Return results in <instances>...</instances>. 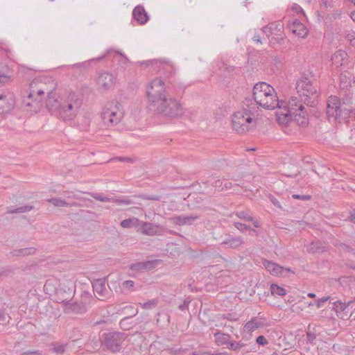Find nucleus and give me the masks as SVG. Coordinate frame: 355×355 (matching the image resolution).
Listing matches in <instances>:
<instances>
[{"label": "nucleus", "mask_w": 355, "mask_h": 355, "mask_svg": "<svg viewBox=\"0 0 355 355\" xmlns=\"http://www.w3.org/2000/svg\"><path fill=\"white\" fill-rule=\"evenodd\" d=\"M35 252L34 248H25L19 250H15L12 252L13 256H28Z\"/></svg>", "instance_id": "nucleus-33"}, {"label": "nucleus", "mask_w": 355, "mask_h": 355, "mask_svg": "<svg viewBox=\"0 0 355 355\" xmlns=\"http://www.w3.org/2000/svg\"><path fill=\"white\" fill-rule=\"evenodd\" d=\"M10 80V76L5 73H0V85L8 83Z\"/></svg>", "instance_id": "nucleus-50"}, {"label": "nucleus", "mask_w": 355, "mask_h": 355, "mask_svg": "<svg viewBox=\"0 0 355 355\" xmlns=\"http://www.w3.org/2000/svg\"><path fill=\"white\" fill-rule=\"evenodd\" d=\"M268 322L263 317H252L243 327V331L246 333L251 334L256 329L263 328L268 326Z\"/></svg>", "instance_id": "nucleus-15"}, {"label": "nucleus", "mask_w": 355, "mask_h": 355, "mask_svg": "<svg viewBox=\"0 0 355 355\" xmlns=\"http://www.w3.org/2000/svg\"><path fill=\"white\" fill-rule=\"evenodd\" d=\"M265 102L266 105H259L265 109L273 110L278 108L276 112L277 120L282 125H287L293 120L299 125L306 126L309 123V118L304 105L296 96H292L288 103L279 101L277 93L268 95Z\"/></svg>", "instance_id": "nucleus-1"}, {"label": "nucleus", "mask_w": 355, "mask_h": 355, "mask_svg": "<svg viewBox=\"0 0 355 355\" xmlns=\"http://www.w3.org/2000/svg\"><path fill=\"white\" fill-rule=\"evenodd\" d=\"M351 302V301L347 303L336 301L334 302L333 309L336 311L338 316L343 318V312L348 308Z\"/></svg>", "instance_id": "nucleus-27"}, {"label": "nucleus", "mask_w": 355, "mask_h": 355, "mask_svg": "<svg viewBox=\"0 0 355 355\" xmlns=\"http://www.w3.org/2000/svg\"><path fill=\"white\" fill-rule=\"evenodd\" d=\"M244 244L243 238L241 236H233L229 235L225 239L220 243L223 248H229L232 249H237Z\"/></svg>", "instance_id": "nucleus-20"}, {"label": "nucleus", "mask_w": 355, "mask_h": 355, "mask_svg": "<svg viewBox=\"0 0 355 355\" xmlns=\"http://www.w3.org/2000/svg\"><path fill=\"white\" fill-rule=\"evenodd\" d=\"M229 347L228 348L231 350L238 351L243 348L245 346L244 343L241 342L231 341L228 343Z\"/></svg>", "instance_id": "nucleus-40"}, {"label": "nucleus", "mask_w": 355, "mask_h": 355, "mask_svg": "<svg viewBox=\"0 0 355 355\" xmlns=\"http://www.w3.org/2000/svg\"><path fill=\"white\" fill-rule=\"evenodd\" d=\"M321 1L322 5L326 8L334 6L332 0H321Z\"/></svg>", "instance_id": "nucleus-56"}, {"label": "nucleus", "mask_w": 355, "mask_h": 355, "mask_svg": "<svg viewBox=\"0 0 355 355\" xmlns=\"http://www.w3.org/2000/svg\"><path fill=\"white\" fill-rule=\"evenodd\" d=\"M199 218L200 216L198 214H190L173 216L171 218L170 220L177 225L183 226L191 225Z\"/></svg>", "instance_id": "nucleus-18"}, {"label": "nucleus", "mask_w": 355, "mask_h": 355, "mask_svg": "<svg viewBox=\"0 0 355 355\" xmlns=\"http://www.w3.org/2000/svg\"><path fill=\"white\" fill-rule=\"evenodd\" d=\"M291 9L293 11L295 12L296 13H303L304 14L303 9L301 8V6H300L299 5H297L296 3H294L291 6Z\"/></svg>", "instance_id": "nucleus-52"}, {"label": "nucleus", "mask_w": 355, "mask_h": 355, "mask_svg": "<svg viewBox=\"0 0 355 355\" xmlns=\"http://www.w3.org/2000/svg\"><path fill=\"white\" fill-rule=\"evenodd\" d=\"M292 32L300 37H304L308 34V30L299 21H295L293 24Z\"/></svg>", "instance_id": "nucleus-28"}, {"label": "nucleus", "mask_w": 355, "mask_h": 355, "mask_svg": "<svg viewBox=\"0 0 355 355\" xmlns=\"http://www.w3.org/2000/svg\"><path fill=\"white\" fill-rule=\"evenodd\" d=\"M271 202L277 207L280 208V209L282 208L281 205H280V203H279V202L278 201V200L277 198H275V197H272L271 198Z\"/></svg>", "instance_id": "nucleus-59"}, {"label": "nucleus", "mask_w": 355, "mask_h": 355, "mask_svg": "<svg viewBox=\"0 0 355 355\" xmlns=\"http://www.w3.org/2000/svg\"><path fill=\"white\" fill-rule=\"evenodd\" d=\"M50 89L47 88V86L44 81L42 78H35L29 85V93L30 97L37 98L42 101V96L45 93H48Z\"/></svg>", "instance_id": "nucleus-12"}, {"label": "nucleus", "mask_w": 355, "mask_h": 355, "mask_svg": "<svg viewBox=\"0 0 355 355\" xmlns=\"http://www.w3.org/2000/svg\"><path fill=\"white\" fill-rule=\"evenodd\" d=\"M115 80L116 78L112 73L101 72L98 75L97 84L100 88L108 90L114 86Z\"/></svg>", "instance_id": "nucleus-16"}, {"label": "nucleus", "mask_w": 355, "mask_h": 355, "mask_svg": "<svg viewBox=\"0 0 355 355\" xmlns=\"http://www.w3.org/2000/svg\"><path fill=\"white\" fill-rule=\"evenodd\" d=\"M234 225L241 232H245L246 230L250 229V226L239 222H235Z\"/></svg>", "instance_id": "nucleus-43"}, {"label": "nucleus", "mask_w": 355, "mask_h": 355, "mask_svg": "<svg viewBox=\"0 0 355 355\" xmlns=\"http://www.w3.org/2000/svg\"><path fill=\"white\" fill-rule=\"evenodd\" d=\"M214 338L218 345H225L228 344L230 336L227 334L216 332L214 334Z\"/></svg>", "instance_id": "nucleus-31"}, {"label": "nucleus", "mask_w": 355, "mask_h": 355, "mask_svg": "<svg viewBox=\"0 0 355 355\" xmlns=\"http://www.w3.org/2000/svg\"><path fill=\"white\" fill-rule=\"evenodd\" d=\"M263 264L266 269L272 275L281 276L286 270L284 267L268 260H265Z\"/></svg>", "instance_id": "nucleus-23"}, {"label": "nucleus", "mask_w": 355, "mask_h": 355, "mask_svg": "<svg viewBox=\"0 0 355 355\" xmlns=\"http://www.w3.org/2000/svg\"><path fill=\"white\" fill-rule=\"evenodd\" d=\"M112 202H114L118 203V204H124V205H131V204H132V202L130 200H128V199H119V200L113 199Z\"/></svg>", "instance_id": "nucleus-51"}, {"label": "nucleus", "mask_w": 355, "mask_h": 355, "mask_svg": "<svg viewBox=\"0 0 355 355\" xmlns=\"http://www.w3.org/2000/svg\"><path fill=\"white\" fill-rule=\"evenodd\" d=\"M243 104V110L234 112L232 120L233 128L239 133L246 132L256 125L252 99L245 98Z\"/></svg>", "instance_id": "nucleus-5"}, {"label": "nucleus", "mask_w": 355, "mask_h": 355, "mask_svg": "<svg viewBox=\"0 0 355 355\" xmlns=\"http://www.w3.org/2000/svg\"><path fill=\"white\" fill-rule=\"evenodd\" d=\"M53 351L55 353L62 354L65 352V345L59 344V345H53Z\"/></svg>", "instance_id": "nucleus-44"}, {"label": "nucleus", "mask_w": 355, "mask_h": 355, "mask_svg": "<svg viewBox=\"0 0 355 355\" xmlns=\"http://www.w3.org/2000/svg\"><path fill=\"white\" fill-rule=\"evenodd\" d=\"M191 355H214V354H211L207 352H204L202 353H198V352H194Z\"/></svg>", "instance_id": "nucleus-64"}, {"label": "nucleus", "mask_w": 355, "mask_h": 355, "mask_svg": "<svg viewBox=\"0 0 355 355\" xmlns=\"http://www.w3.org/2000/svg\"><path fill=\"white\" fill-rule=\"evenodd\" d=\"M306 250L309 253H322L327 251V248L324 246L320 241H315L306 245Z\"/></svg>", "instance_id": "nucleus-26"}, {"label": "nucleus", "mask_w": 355, "mask_h": 355, "mask_svg": "<svg viewBox=\"0 0 355 355\" xmlns=\"http://www.w3.org/2000/svg\"><path fill=\"white\" fill-rule=\"evenodd\" d=\"M135 283L132 280H126L123 282V287L128 291H132Z\"/></svg>", "instance_id": "nucleus-45"}, {"label": "nucleus", "mask_w": 355, "mask_h": 355, "mask_svg": "<svg viewBox=\"0 0 355 355\" xmlns=\"http://www.w3.org/2000/svg\"><path fill=\"white\" fill-rule=\"evenodd\" d=\"M21 355H41V353L37 351L26 352L21 354Z\"/></svg>", "instance_id": "nucleus-58"}, {"label": "nucleus", "mask_w": 355, "mask_h": 355, "mask_svg": "<svg viewBox=\"0 0 355 355\" xmlns=\"http://www.w3.org/2000/svg\"><path fill=\"white\" fill-rule=\"evenodd\" d=\"M232 186V182L226 180L225 182L223 184V187L225 188V190L230 189Z\"/></svg>", "instance_id": "nucleus-60"}, {"label": "nucleus", "mask_w": 355, "mask_h": 355, "mask_svg": "<svg viewBox=\"0 0 355 355\" xmlns=\"http://www.w3.org/2000/svg\"><path fill=\"white\" fill-rule=\"evenodd\" d=\"M116 55L114 56V59L118 60V61L123 66H126L129 62L128 58L120 52L116 51Z\"/></svg>", "instance_id": "nucleus-41"}, {"label": "nucleus", "mask_w": 355, "mask_h": 355, "mask_svg": "<svg viewBox=\"0 0 355 355\" xmlns=\"http://www.w3.org/2000/svg\"><path fill=\"white\" fill-rule=\"evenodd\" d=\"M257 344L259 345L265 346L268 344V340L263 336H259L256 340Z\"/></svg>", "instance_id": "nucleus-46"}, {"label": "nucleus", "mask_w": 355, "mask_h": 355, "mask_svg": "<svg viewBox=\"0 0 355 355\" xmlns=\"http://www.w3.org/2000/svg\"><path fill=\"white\" fill-rule=\"evenodd\" d=\"M124 333L113 331L104 333L101 336L102 346L112 352H119L121 349L122 343L126 339Z\"/></svg>", "instance_id": "nucleus-7"}, {"label": "nucleus", "mask_w": 355, "mask_h": 355, "mask_svg": "<svg viewBox=\"0 0 355 355\" xmlns=\"http://www.w3.org/2000/svg\"><path fill=\"white\" fill-rule=\"evenodd\" d=\"M146 96L149 110L153 112L171 118L180 117L184 113L182 105L168 95L164 82L161 78H156L150 82Z\"/></svg>", "instance_id": "nucleus-2"}, {"label": "nucleus", "mask_w": 355, "mask_h": 355, "mask_svg": "<svg viewBox=\"0 0 355 355\" xmlns=\"http://www.w3.org/2000/svg\"><path fill=\"white\" fill-rule=\"evenodd\" d=\"M157 299H152L146 302L140 304L141 306L144 309H151L153 308H155L157 305Z\"/></svg>", "instance_id": "nucleus-39"}, {"label": "nucleus", "mask_w": 355, "mask_h": 355, "mask_svg": "<svg viewBox=\"0 0 355 355\" xmlns=\"http://www.w3.org/2000/svg\"><path fill=\"white\" fill-rule=\"evenodd\" d=\"M277 26V28L279 31H282L283 29L284 25L280 21H277L274 23H271L263 28V32L266 34L267 36H269L270 34H274L273 26Z\"/></svg>", "instance_id": "nucleus-29"}, {"label": "nucleus", "mask_w": 355, "mask_h": 355, "mask_svg": "<svg viewBox=\"0 0 355 355\" xmlns=\"http://www.w3.org/2000/svg\"><path fill=\"white\" fill-rule=\"evenodd\" d=\"M132 17L140 25L145 24L149 20L148 15L144 6L141 5L137 6L132 11Z\"/></svg>", "instance_id": "nucleus-21"}, {"label": "nucleus", "mask_w": 355, "mask_h": 355, "mask_svg": "<svg viewBox=\"0 0 355 355\" xmlns=\"http://www.w3.org/2000/svg\"><path fill=\"white\" fill-rule=\"evenodd\" d=\"M49 202L53 204L55 207H69L70 205L65 200H63L58 198H52L46 200Z\"/></svg>", "instance_id": "nucleus-35"}, {"label": "nucleus", "mask_w": 355, "mask_h": 355, "mask_svg": "<svg viewBox=\"0 0 355 355\" xmlns=\"http://www.w3.org/2000/svg\"><path fill=\"white\" fill-rule=\"evenodd\" d=\"M189 301L184 300V302L178 306V309L181 311H185L189 307Z\"/></svg>", "instance_id": "nucleus-55"}, {"label": "nucleus", "mask_w": 355, "mask_h": 355, "mask_svg": "<svg viewBox=\"0 0 355 355\" xmlns=\"http://www.w3.org/2000/svg\"><path fill=\"white\" fill-rule=\"evenodd\" d=\"M94 292L100 300H105L109 296V292L105 286V282L103 279H96L92 284Z\"/></svg>", "instance_id": "nucleus-17"}, {"label": "nucleus", "mask_w": 355, "mask_h": 355, "mask_svg": "<svg viewBox=\"0 0 355 355\" xmlns=\"http://www.w3.org/2000/svg\"><path fill=\"white\" fill-rule=\"evenodd\" d=\"M23 105L24 107H30V111L36 112L42 106L40 99L37 98L30 97L28 94L27 97L23 100Z\"/></svg>", "instance_id": "nucleus-24"}, {"label": "nucleus", "mask_w": 355, "mask_h": 355, "mask_svg": "<svg viewBox=\"0 0 355 355\" xmlns=\"http://www.w3.org/2000/svg\"><path fill=\"white\" fill-rule=\"evenodd\" d=\"M32 209H33L32 206L26 205V206H22V207H18L17 209L8 208V210L7 212L8 214L25 213V212L30 211Z\"/></svg>", "instance_id": "nucleus-36"}, {"label": "nucleus", "mask_w": 355, "mask_h": 355, "mask_svg": "<svg viewBox=\"0 0 355 355\" xmlns=\"http://www.w3.org/2000/svg\"><path fill=\"white\" fill-rule=\"evenodd\" d=\"M128 309H131L133 311L132 315L130 316L123 318L120 321V326L124 330H128L135 325V323L133 322V321H132V320L133 316L136 315L138 313V309H134L132 306H126L124 307V310Z\"/></svg>", "instance_id": "nucleus-22"}, {"label": "nucleus", "mask_w": 355, "mask_h": 355, "mask_svg": "<svg viewBox=\"0 0 355 355\" xmlns=\"http://www.w3.org/2000/svg\"><path fill=\"white\" fill-rule=\"evenodd\" d=\"M223 181L221 180H217L215 181L214 186L219 191H224L225 188L223 187Z\"/></svg>", "instance_id": "nucleus-49"}, {"label": "nucleus", "mask_w": 355, "mask_h": 355, "mask_svg": "<svg viewBox=\"0 0 355 355\" xmlns=\"http://www.w3.org/2000/svg\"><path fill=\"white\" fill-rule=\"evenodd\" d=\"M293 198L296 200H309L311 199V196L309 195H298V194H293L292 196Z\"/></svg>", "instance_id": "nucleus-47"}, {"label": "nucleus", "mask_w": 355, "mask_h": 355, "mask_svg": "<svg viewBox=\"0 0 355 355\" xmlns=\"http://www.w3.org/2000/svg\"><path fill=\"white\" fill-rule=\"evenodd\" d=\"M157 260H150L146 261L137 262L130 265L129 268L130 270L137 272H143L146 270H150L155 268L157 266Z\"/></svg>", "instance_id": "nucleus-19"}, {"label": "nucleus", "mask_w": 355, "mask_h": 355, "mask_svg": "<svg viewBox=\"0 0 355 355\" xmlns=\"http://www.w3.org/2000/svg\"><path fill=\"white\" fill-rule=\"evenodd\" d=\"M146 96L149 110L153 112L171 118L180 117L184 113L182 105L168 95L164 82L161 78H156L150 82Z\"/></svg>", "instance_id": "nucleus-3"}, {"label": "nucleus", "mask_w": 355, "mask_h": 355, "mask_svg": "<svg viewBox=\"0 0 355 355\" xmlns=\"http://www.w3.org/2000/svg\"><path fill=\"white\" fill-rule=\"evenodd\" d=\"M330 298V297H322L319 300H317V306L318 308L321 307L322 306V304L327 302V300H329V299Z\"/></svg>", "instance_id": "nucleus-54"}, {"label": "nucleus", "mask_w": 355, "mask_h": 355, "mask_svg": "<svg viewBox=\"0 0 355 355\" xmlns=\"http://www.w3.org/2000/svg\"><path fill=\"white\" fill-rule=\"evenodd\" d=\"M347 59V54L345 51L342 50L336 51L331 57L332 62L336 67L342 66L346 62Z\"/></svg>", "instance_id": "nucleus-25"}, {"label": "nucleus", "mask_w": 355, "mask_h": 355, "mask_svg": "<svg viewBox=\"0 0 355 355\" xmlns=\"http://www.w3.org/2000/svg\"><path fill=\"white\" fill-rule=\"evenodd\" d=\"M317 338V330L315 327L311 328L310 325L308 327L306 331V340L311 345L315 344V340Z\"/></svg>", "instance_id": "nucleus-32"}, {"label": "nucleus", "mask_w": 355, "mask_h": 355, "mask_svg": "<svg viewBox=\"0 0 355 355\" xmlns=\"http://www.w3.org/2000/svg\"><path fill=\"white\" fill-rule=\"evenodd\" d=\"M6 320V318L5 314L2 311H0V324H3Z\"/></svg>", "instance_id": "nucleus-61"}, {"label": "nucleus", "mask_w": 355, "mask_h": 355, "mask_svg": "<svg viewBox=\"0 0 355 355\" xmlns=\"http://www.w3.org/2000/svg\"><path fill=\"white\" fill-rule=\"evenodd\" d=\"M81 100L74 93L68 95L66 99L59 100L55 93L50 89L47 93L46 106L55 116L63 121H71L76 116L81 106Z\"/></svg>", "instance_id": "nucleus-4"}, {"label": "nucleus", "mask_w": 355, "mask_h": 355, "mask_svg": "<svg viewBox=\"0 0 355 355\" xmlns=\"http://www.w3.org/2000/svg\"><path fill=\"white\" fill-rule=\"evenodd\" d=\"M223 318L227 319L228 320H231V321L237 320V318H236L234 316L233 317L232 313H227V315H224Z\"/></svg>", "instance_id": "nucleus-57"}, {"label": "nucleus", "mask_w": 355, "mask_h": 355, "mask_svg": "<svg viewBox=\"0 0 355 355\" xmlns=\"http://www.w3.org/2000/svg\"><path fill=\"white\" fill-rule=\"evenodd\" d=\"M57 300L64 304V311L67 314H83L88 309V303L86 300L80 302H71L73 290L71 288H60L56 289Z\"/></svg>", "instance_id": "nucleus-6"}, {"label": "nucleus", "mask_w": 355, "mask_h": 355, "mask_svg": "<svg viewBox=\"0 0 355 355\" xmlns=\"http://www.w3.org/2000/svg\"><path fill=\"white\" fill-rule=\"evenodd\" d=\"M141 220L137 218H130L128 219H125L121 222V226L123 228H130L133 226L139 227V222Z\"/></svg>", "instance_id": "nucleus-30"}, {"label": "nucleus", "mask_w": 355, "mask_h": 355, "mask_svg": "<svg viewBox=\"0 0 355 355\" xmlns=\"http://www.w3.org/2000/svg\"><path fill=\"white\" fill-rule=\"evenodd\" d=\"M0 49L8 54L10 52L8 45L5 42H0Z\"/></svg>", "instance_id": "nucleus-53"}, {"label": "nucleus", "mask_w": 355, "mask_h": 355, "mask_svg": "<svg viewBox=\"0 0 355 355\" xmlns=\"http://www.w3.org/2000/svg\"><path fill=\"white\" fill-rule=\"evenodd\" d=\"M92 197L94 199H96L100 202H112V200H113V198L103 196L102 194H101V193H94V194H92Z\"/></svg>", "instance_id": "nucleus-42"}, {"label": "nucleus", "mask_w": 355, "mask_h": 355, "mask_svg": "<svg viewBox=\"0 0 355 355\" xmlns=\"http://www.w3.org/2000/svg\"><path fill=\"white\" fill-rule=\"evenodd\" d=\"M15 103L13 94L8 92L0 94V114L8 113L12 110Z\"/></svg>", "instance_id": "nucleus-14"}, {"label": "nucleus", "mask_w": 355, "mask_h": 355, "mask_svg": "<svg viewBox=\"0 0 355 355\" xmlns=\"http://www.w3.org/2000/svg\"><path fill=\"white\" fill-rule=\"evenodd\" d=\"M335 245L338 246L339 249L343 250L344 252H349L355 256V249L352 248L351 246L343 243H336Z\"/></svg>", "instance_id": "nucleus-38"}, {"label": "nucleus", "mask_w": 355, "mask_h": 355, "mask_svg": "<svg viewBox=\"0 0 355 355\" xmlns=\"http://www.w3.org/2000/svg\"><path fill=\"white\" fill-rule=\"evenodd\" d=\"M270 292L273 295L284 296L286 294V291L285 288L280 287L275 284H272L270 285Z\"/></svg>", "instance_id": "nucleus-34"}, {"label": "nucleus", "mask_w": 355, "mask_h": 355, "mask_svg": "<svg viewBox=\"0 0 355 355\" xmlns=\"http://www.w3.org/2000/svg\"><path fill=\"white\" fill-rule=\"evenodd\" d=\"M345 110L341 107L340 99L335 96H331L327 100V115L329 120L340 121L343 119V113Z\"/></svg>", "instance_id": "nucleus-11"}, {"label": "nucleus", "mask_w": 355, "mask_h": 355, "mask_svg": "<svg viewBox=\"0 0 355 355\" xmlns=\"http://www.w3.org/2000/svg\"><path fill=\"white\" fill-rule=\"evenodd\" d=\"M137 232L148 236H161L164 234V227L159 225L141 220Z\"/></svg>", "instance_id": "nucleus-13"}, {"label": "nucleus", "mask_w": 355, "mask_h": 355, "mask_svg": "<svg viewBox=\"0 0 355 355\" xmlns=\"http://www.w3.org/2000/svg\"><path fill=\"white\" fill-rule=\"evenodd\" d=\"M123 112L116 105L105 106L101 114V118L104 125L107 127L118 124L123 118Z\"/></svg>", "instance_id": "nucleus-8"}, {"label": "nucleus", "mask_w": 355, "mask_h": 355, "mask_svg": "<svg viewBox=\"0 0 355 355\" xmlns=\"http://www.w3.org/2000/svg\"><path fill=\"white\" fill-rule=\"evenodd\" d=\"M272 92H274V88L266 83L261 82L257 83L253 87L252 101L254 105L252 107L254 106V109H256V105H266L268 102H265V100Z\"/></svg>", "instance_id": "nucleus-9"}, {"label": "nucleus", "mask_w": 355, "mask_h": 355, "mask_svg": "<svg viewBox=\"0 0 355 355\" xmlns=\"http://www.w3.org/2000/svg\"><path fill=\"white\" fill-rule=\"evenodd\" d=\"M296 89L299 96L304 97V99L297 96L302 103H306V101H309V98L311 95H313L316 93V88L313 86L312 82L306 77L302 76L300 78L296 83Z\"/></svg>", "instance_id": "nucleus-10"}, {"label": "nucleus", "mask_w": 355, "mask_h": 355, "mask_svg": "<svg viewBox=\"0 0 355 355\" xmlns=\"http://www.w3.org/2000/svg\"><path fill=\"white\" fill-rule=\"evenodd\" d=\"M249 222H252L254 227L256 228H258L260 227L259 222L257 220L254 219L253 217H252V220H250Z\"/></svg>", "instance_id": "nucleus-63"}, {"label": "nucleus", "mask_w": 355, "mask_h": 355, "mask_svg": "<svg viewBox=\"0 0 355 355\" xmlns=\"http://www.w3.org/2000/svg\"><path fill=\"white\" fill-rule=\"evenodd\" d=\"M234 214L239 218L244 221L252 220V216L249 214L248 211H237Z\"/></svg>", "instance_id": "nucleus-37"}, {"label": "nucleus", "mask_w": 355, "mask_h": 355, "mask_svg": "<svg viewBox=\"0 0 355 355\" xmlns=\"http://www.w3.org/2000/svg\"><path fill=\"white\" fill-rule=\"evenodd\" d=\"M253 41L257 42V43H260L261 44V37H260V35L259 34H255L254 36H253V38H252Z\"/></svg>", "instance_id": "nucleus-62"}, {"label": "nucleus", "mask_w": 355, "mask_h": 355, "mask_svg": "<svg viewBox=\"0 0 355 355\" xmlns=\"http://www.w3.org/2000/svg\"><path fill=\"white\" fill-rule=\"evenodd\" d=\"M142 198L144 200L159 201L161 200V196L157 195L144 196Z\"/></svg>", "instance_id": "nucleus-48"}]
</instances>
